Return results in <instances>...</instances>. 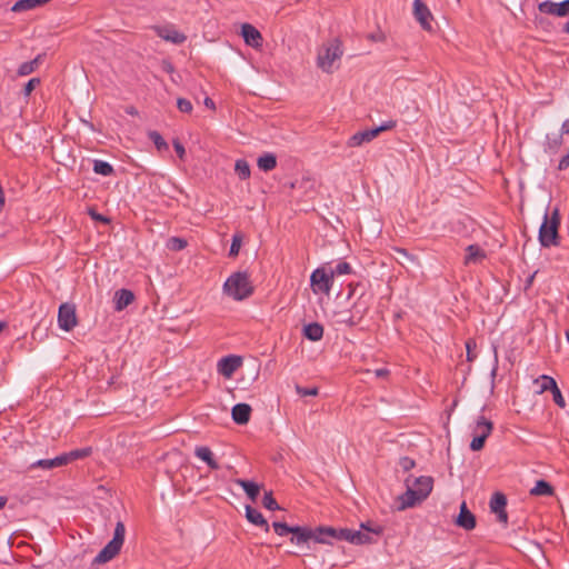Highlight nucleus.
I'll return each mask as SVG.
<instances>
[{"instance_id":"32","label":"nucleus","mask_w":569,"mask_h":569,"mask_svg":"<svg viewBox=\"0 0 569 569\" xmlns=\"http://www.w3.org/2000/svg\"><path fill=\"white\" fill-rule=\"evenodd\" d=\"M93 171L97 174H101V176L108 177V176L113 173V168L107 161L94 160L93 161Z\"/></svg>"},{"instance_id":"24","label":"nucleus","mask_w":569,"mask_h":569,"mask_svg":"<svg viewBox=\"0 0 569 569\" xmlns=\"http://www.w3.org/2000/svg\"><path fill=\"white\" fill-rule=\"evenodd\" d=\"M333 319L337 323L346 325L349 327L356 326L361 319V316L356 319L350 310L333 311Z\"/></svg>"},{"instance_id":"45","label":"nucleus","mask_w":569,"mask_h":569,"mask_svg":"<svg viewBox=\"0 0 569 569\" xmlns=\"http://www.w3.org/2000/svg\"><path fill=\"white\" fill-rule=\"evenodd\" d=\"M395 252L398 253L402 259H406L412 263H419L418 258L416 256L410 254L406 249L403 248H396Z\"/></svg>"},{"instance_id":"31","label":"nucleus","mask_w":569,"mask_h":569,"mask_svg":"<svg viewBox=\"0 0 569 569\" xmlns=\"http://www.w3.org/2000/svg\"><path fill=\"white\" fill-rule=\"evenodd\" d=\"M234 172L241 180L249 179L251 173L249 163L243 159L237 160L234 164Z\"/></svg>"},{"instance_id":"47","label":"nucleus","mask_w":569,"mask_h":569,"mask_svg":"<svg viewBox=\"0 0 569 569\" xmlns=\"http://www.w3.org/2000/svg\"><path fill=\"white\" fill-rule=\"evenodd\" d=\"M476 347V342L472 339L467 340L466 342V349H467V360L473 361L476 358V355L472 353V348Z\"/></svg>"},{"instance_id":"14","label":"nucleus","mask_w":569,"mask_h":569,"mask_svg":"<svg viewBox=\"0 0 569 569\" xmlns=\"http://www.w3.org/2000/svg\"><path fill=\"white\" fill-rule=\"evenodd\" d=\"M413 16L423 30L431 31L432 14L421 0L413 1Z\"/></svg>"},{"instance_id":"46","label":"nucleus","mask_w":569,"mask_h":569,"mask_svg":"<svg viewBox=\"0 0 569 569\" xmlns=\"http://www.w3.org/2000/svg\"><path fill=\"white\" fill-rule=\"evenodd\" d=\"M551 393H552L555 403L557 406H559L560 408H565L566 407V402H565V399H563V397L561 395V391L558 388V386H556V389L551 390Z\"/></svg>"},{"instance_id":"35","label":"nucleus","mask_w":569,"mask_h":569,"mask_svg":"<svg viewBox=\"0 0 569 569\" xmlns=\"http://www.w3.org/2000/svg\"><path fill=\"white\" fill-rule=\"evenodd\" d=\"M272 528L274 530V532L280 536V537H284L287 536L288 533H292V529L293 527H290L288 526L287 523L284 522H279V521H274L272 523Z\"/></svg>"},{"instance_id":"28","label":"nucleus","mask_w":569,"mask_h":569,"mask_svg":"<svg viewBox=\"0 0 569 569\" xmlns=\"http://www.w3.org/2000/svg\"><path fill=\"white\" fill-rule=\"evenodd\" d=\"M258 168L262 171H271L277 166V158L273 153H264L258 158Z\"/></svg>"},{"instance_id":"25","label":"nucleus","mask_w":569,"mask_h":569,"mask_svg":"<svg viewBox=\"0 0 569 569\" xmlns=\"http://www.w3.org/2000/svg\"><path fill=\"white\" fill-rule=\"evenodd\" d=\"M492 429H493L492 422L490 420H488L486 417L479 416L475 422L473 436L475 435H479V436L485 435V437H489L492 432Z\"/></svg>"},{"instance_id":"34","label":"nucleus","mask_w":569,"mask_h":569,"mask_svg":"<svg viewBox=\"0 0 569 569\" xmlns=\"http://www.w3.org/2000/svg\"><path fill=\"white\" fill-rule=\"evenodd\" d=\"M262 505L268 510H279L280 506L272 496V491H266L262 499Z\"/></svg>"},{"instance_id":"59","label":"nucleus","mask_w":569,"mask_h":569,"mask_svg":"<svg viewBox=\"0 0 569 569\" xmlns=\"http://www.w3.org/2000/svg\"><path fill=\"white\" fill-rule=\"evenodd\" d=\"M537 274V271H535L527 280V284L530 286L533 281L535 276Z\"/></svg>"},{"instance_id":"17","label":"nucleus","mask_w":569,"mask_h":569,"mask_svg":"<svg viewBox=\"0 0 569 569\" xmlns=\"http://www.w3.org/2000/svg\"><path fill=\"white\" fill-rule=\"evenodd\" d=\"M456 525L465 530H472L476 527V517L467 508L465 501L460 506V512L456 519Z\"/></svg>"},{"instance_id":"52","label":"nucleus","mask_w":569,"mask_h":569,"mask_svg":"<svg viewBox=\"0 0 569 569\" xmlns=\"http://www.w3.org/2000/svg\"><path fill=\"white\" fill-rule=\"evenodd\" d=\"M89 214L90 217L96 220V221H101L103 223H108L109 222V219L106 218L104 216L98 213L97 211H94L93 209H89Z\"/></svg>"},{"instance_id":"26","label":"nucleus","mask_w":569,"mask_h":569,"mask_svg":"<svg viewBox=\"0 0 569 569\" xmlns=\"http://www.w3.org/2000/svg\"><path fill=\"white\" fill-rule=\"evenodd\" d=\"M529 493L535 497H551L555 493L553 487L546 480H538L536 485L530 489Z\"/></svg>"},{"instance_id":"23","label":"nucleus","mask_w":569,"mask_h":569,"mask_svg":"<svg viewBox=\"0 0 569 569\" xmlns=\"http://www.w3.org/2000/svg\"><path fill=\"white\" fill-rule=\"evenodd\" d=\"M303 336L310 341H319L323 337V327L319 322H311L303 327Z\"/></svg>"},{"instance_id":"19","label":"nucleus","mask_w":569,"mask_h":569,"mask_svg":"<svg viewBox=\"0 0 569 569\" xmlns=\"http://www.w3.org/2000/svg\"><path fill=\"white\" fill-rule=\"evenodd\" d=\"M134 300V295L131 290L120 289L117 290L113 297L114 309L121 311L126 309Z\"/></svg>"},{"instance_id":"16","label":"nucleus","mask_w":569,"mask_h":569,"mask_svg":"<svg viewBox=\"0 0 569 569\" xmlns=\"http://www.w3.org/2000/svg\"><path fill=\"white\" fill-rule=\"evenodd\" d=\"M241 36L246 44L252 48H260L262 46V36L260 31L250 23H243L241 26Z\"/></svg>"},{"instance_id":"49","label":"nucleus","mask_w":569,"mask_h":569,"mask_svg":"<svg viewBox=\"0 0 569 569\" xmlns=\"http://www.w3.org/2000/svg\"><path fill=\"white\" fill-rule=\"evenodd\" d=\"M53 462H54V467H61V466H66L70 462L69 460V457L67 453H62L60 456H57L56 458H53Z\"/></svg>"},{"instance_id":"10","label":"nucleus","mask_w":569,"mask_h":569,"mask_svg":"<svg viewBox=\"0 0 569 569\" xmlns=\"http://www.w3.org/2000/svg\"><path fill=\"white\" fill-rule=\"evenodd\" d=\"M59 327L64 331H70L77 326L76 307L71 303H62L58 311Z\"/></svg>"},{"instance_id":"12","label":"nucleus","mask_w":569,"mask_h":569,"mask_svg":"<svg viewBox=\"0 0 569 569\" xmlns=\"http://www.w3.org/2000/svg\"><path fill=\"white\" fill-rule=\"evenodd\" d=\"M242 359L239 356H227L218 361L217 370L224 378H231L233 373L241 367Z\"/></svg>"},{"instance_id":"27","label":"nucleus","mask_w":569,"mask_h":569,"mask_svg":"<svg viewBox=\"0 0 569 569\" xmlns=\"http://www.w3.org/2000/svg\"><path fill=\"white\" fill-rule=\"evenodd\" d=\"M234 482L244 490L250 500L256 501L260 492V486L258 483L244 479H237Z\"/></svg>"},{"instance_id":"36","label":"nucleus","mask_w":569,"mask_h":569,"mask_svg":"<svg viewBox=\"0 0 569 569\" xmlns=\"http://www.w3.org/2000/svg\"><path fill=\"white\" fill-rule=\"evenodd\" d=\"M242 236L240 233H234L232 236V242L229 250L230 257H236L239 253L241 247Z\"/></svg>"},{"instance_id":"1","label":"nucleus","mask_w":569,"mask_h":569,"mask_svg":"<svg viewBox=\"0 0 569 569\" xmlns=\"http://www.w3.org/2000/svg\"><path fill=\"white\" fill-rule=\"evenodd\" d=\"M321 531H323V537L328 539L327 543L330 542V539H336L353 545H366L376 541V538L382 533V527L379 525L370 526L369 523H361L359 530L321 527Z\"/></svg>"},{"instance_id":"5","label":"nucleus","mask_w":569,"mask_h":569,"mask_svg":"<svg viewBox=\"0 0 569 569\" xmlns=\"http://www.w3.org/2000/svg\"><path fill=\"white\" fill-rule=\"evenodd\" d=\"M126 537V527L122 521L116 523L113 538L96 556V563H106L113 559L121 550Z\"/></svg>"},{"instance_id":"53","label":"nucleus","mask_w":569,"mask_h":569,"mask_svg":"<svg viewBox=\"0 0 569 569\" xmlns=\"http://www.w3.org/2000/svg\"><path fill=\"white\" fill-rule=\"evenodd\" d=\"M568 167H569V151H568V153H567V154H565V156L560 159V161H559V163H558V169H559V170H566Z\"/></svg>"},{"instance_id":"7","label":"nucleus","mask_w":569,"mask_h":569,"mask_svg":"<svg viewBox=\"0 0 569 569\" xmlns=\"http://www.w3.org/2000/svg\"><path fill=\"white\" fill-rule=\"evenodd\" d=\"M396 126H397V122L395 120H388V121L383 122L381 126L376 127L373 129H367L363 131L356 132L348 139L347 144L350 148H356V147H360L365 143H369L375 138H377L380 132L391 130Z\"/></svg>"},{"instance_id":"41","label":"nucleus","mask_w":569,"mask_h":569,"mask_svg":"<svg viewBox=\"0 0 569 569\" xmlns=\"http://www.w3.org/2000/svg\"><path fill=\"white\" fill-rule=\"evenodd\" d=\"M296 391L299 396L301 397H306V396H318L319 393V389L317 387H312V388H306V387H301V386H296Z\"/></svg>"},{"instance_id":"37","label":"nucleus","mask_w":569,"mask_h":569,"mask_svg":"<svg viewBox=\"0 0 569 569\" xmlns=\"http://www.w3.org/2000/svg\"><path fill=\"white\" fill-rule=\"evenodd\" d=\"M90 453H91V448H89V447L82 448V449H76L70 452H67L70 462L73 460H77V459L88 457V456H90Z\"/></svg>"},{"instance_id":"55","label":"nucleus","mask_w":569,"mask_h":569,"mask_svg":"<svg viewBox=\"0 0 569 569\" xmlns=\"http://www.w3.org/2000/svg\"><path fill=\"white\" fill-rule=\"evenodd\" d=\"M562 134H569V119H566L561 126Z\"/></svg>"},{"instance_id":"39","label":"nucleus","mask_w":569,"mask_h":569,"mask_svg":"<svg viewBox=\"0 0 569 569\" xmlns=\"http://www.w3.org/2000/svg\"><path fill=\"white\" fill-rule=\"evenodd\" d=\"M330 272L335 276L348 274L351 272L350 263L342 261L339 262L333 269H330Z\"/></svg>"},{"instance_id":"56","label":"nucleus","mask_w":569,"mask_h":569,"mask_svg":"<svg viewBox=\"0 0 569 569\" xmlns=\"http://www.w3.org/2000/svg\"><path fill=\"white\" fill-rule=\"evenodd\" d=\"M204 106L210 108V109H214L216 108L213 100L211 98H208V97L204 99Z\"/></svg>"},{"instance_id":"11","label":"nucleus","mask_w":569,"mask_h":569,"mask_svg":"<svg viewBox=\"0 0 569 569\" xmlns=\"http://www.w3.org/2000/svg\"><path fill=\"white\" fill-rule=\"evenodd\" d=\"M153 31L158 37L163 39L164 41L181 44L187 40L184 33L178 31L173 26H154L152 27Z\"/></svg>"},{"instance_id":"54","label":"nucleus","mask_w":569,"mask_h":569,"mask_svg":"<svg viewBox=\"0 0 569 569\" xmlns=\"http://www.w3.org/2000/svg\"><path fill=\"white\" fill-rule=\"evenodd\" d=\"M375 375H376V377H378V378H383V377H387V376L389 375V370H388V369H386V368H380V369H377V370L375 371Z\"/></svg>"},{"instance_id":"60","label":"nucleus","mask_w":569,"mask_h":569,"mask_svg":"<svg viewBox=\"0 0 569 569\" xmlns=\"http://www.w3.org/2000/svg\"><path fill=\"white\" fill-rule=\"evenodd\" d=\"M164 70L168 71V72H172L173 71L172 64L171 63H166Z\"/></svg>"},{"instance_id":"21","label":"nucleus","mask_w":569,"mask_h":569,"mask_svg":"<svg viewBox=\"0 0 569 569\" xmlns=\"http://www.w3.org/2000/svg\"><path fill=\"white\" fill-rule=\"evenodd\" d=\"M466 252V264H478L486 259V252L478 244L468 246Z\"/></svg>"},{"instance_id":"9","label":"nucleus","mask_w":569,"mask_h":569,"mask_svg":"<svg viewBox=\"0 0 569 569\" xmlns=\"http://www.w3.org/2000/svg\"><path fill=\"white\" fill-rule=\"evenodd\" d=\"M310 283L315 293L329 295L333 284V273L326 268H317L310 276Z\"/></svg>"},{"instance_id":"18","label":"nucleus","mask_w":569,"mask_h":569,"mask_svg":"<svg viewBox=\"0 0 569 569\" xmlns=\"http://www.w3.org/2000/svg\"><path fill=\"white\" fill-rule=\"evenodd\" d=\"M194 456L203 461L211 470L220 468L212 450L207 446H197L194 448Z\"/></svg>"},{"instance_id":"38","label":"nucleus","mask_w":569,"mask_h":569,"mask_svg":"<svg viewBox=\"0 0 569 569\" xmlns=\"http://www.w3.org/2000/svg\"><path fill=\"white\" fill-rule=\"evenodd\" d=\"M187 247V241L182 238L172 237L168 241V248L174 251H180Z\"/></svg>"},{"instance_id":"51","label":"nucleus","mask_w":569,"mask_h":569,"mask_svg":"<svg viewBox=\"0 0 569 569\" xmlns=\"http://www.w3.org/2000/svg\"><path fill=\"white\" fill-rule=\"evenodd\" d=\"M173 148L178 154V157L180 159H183L184 154H186V149L183 147V144L179 141V140H173Z\"/></svg>"},{"instance_id":"58","label":"nucleus","mask_w":569,"mask_h":569,"mask_svg":"<svg viewBox=\"0 0 569 569\" xmlns=\"http://www.w3.org/2000/svg\"><path fill=\"white\" fill-rule=\"evenodd\" d=\"M358 288V284L356 287H352V284H350V291L348 293V299L355 293V291L357 290Z\"/></svg>"},{"instance_id":"33","label":"nucleus","mask_w":569,"mask_h":569,"mask_svg":"<svg viewBox=\"0 0 569 569\" xmlns=\"http://www.w3.org/2000/svg\"><path fill=\"white\" fill-rule=\"evenodd\" d=\"M148 137L159 151L168 150V143L158 131H150Z\"/></svg>"},{"instance_id":"22","label":"nucleus","mask_w":569,"mask_h":569,"mask_svg":"<svg viewBox=\"0 0 569 569\" xmlns=\"http://www.w3.org/2000/svg\"><path fill=\"white\" fill-rule=\"evenodd\" d=\"M246 517L248 521H250L251 523L263 527L266 532L269 531L270 527L264 517L262 516V513L258 509L252 508L251 506H247Z\"/></svg>"},{"instance_id":"50","label":"nucleus","mask_w":569,"mask_h":569,"mask_svg":"<svg viewBox=\"0 0 569 569\" xmlns=\"http://www.w3.org/2000/svg\"><path fill=\"white\" fill-rule=\"evenodd\" d=\"M415 465H416L415 460H412L409 457H403L400 459V466L402 467V469L405 471H409L410 469H412L415 467Z\"/></svg>"},{"instance_id":"44","label":"nucleus","mask_w":569,"mask_h":569,"mask_svg":"<svg viewBox=\"0 0 569 569\" xmlns=\"http://www.w3.org/2000/svg\"><path fill=\"white\" fill-rule=\"evenodd\" d=\"M39 84H40V79H39V78H32V79H30V80L26 83V86H24V88H23V94H24L26 97L30 96V93H31V92L36 89V87H37V86H39Z\"/></svg>"},{"instance_id":"30","label":"nucleus","mask_w":569,"mask_h":569,"mask_svg":"<svg viewBox=\"0 0 569 569\" xmlns=\"http://www.w3.org/2000/svg\"><path fill=\"white\" fill-rule=\"evenodd\" d=\"M41 58L42 56L39 54L33 60L21 63L18 68V74L23 77L32 73L38 68Z\"/></svg>"},{"instance_id":"15","label":"nucleus","mask_w":569,"mask_h":569,"mask_svg":"<svg viewBox=\"0 0 569 569\" xmlns=\"http://www.w3.org/2000/svg\"><path fill=\"white\" fill-rule=\"evenodd\" d=\"M490 510L497 515L498 520L505 526L508 523V513L506 511L507 498L501 492H496L490 499Z\"/></svg>"},{"instance_id":"29","label":"nucleus","mask_w":569,"mask_h":569,"mask_svg":"<svg viewBox=\"0 0 569 569\" xmlns=\"http://www.w3.org/2000/svg\"><path fill=\"white\" fill-rule=\"evenodd\" d=\"M535 383L539 386L538 393H543L547 390L556 389L557 382L556 380L547 375H542L535 380Z\"/></svg>"},{"instance_id":"13","label":"nucleus","mask_w":569,"mask_h":569,"mask_svg":"<svg viewBox=\"0 0 569 569\" xmlns=\"http://www.w3.org/2000/svg\"><path fill=\"white\" fill-rule=\"evenodd\" d=\"M538 9L541 13L557 17H567L569 16V0H565L559 3L546 0L539 3Z\"/></svg>"},{"instance_id":"6","label":"nucleus","mask_w":569,"mask_h":569,"mask_svg":"<svg viewBox=\"0 0 569 569\" xmlns=\"http://www.w3.org/2000/svg\"><path fill=\"white\" fill-rule=\"evenodd\" d=\"M341 42L333 39L328 44H325L318 52L317 66L325 72L330 73L333 70L335 61L339 60L342 56Z\"/></svg>"},{"instance_id":"42","label":"nucleus","mask_w":569,"mask_h":569,"mask_svg":"<svg viewBox=\"0 0 569 569\" xmlns=\"http://www.w3.org/2000/svg\"><path fill=\"white\" fill-rule=\"evenodd\" d=\"M177 107L179 111L184 113H190L192 111V103L188 99L184 98H178L177 100Z\"/></svg>"},{"instance_id":"20","label":"nucleus","mask_w":569,"mask_h":569,"mask_svg":"<svg viewBox=\"0 0 569 569\" xmlns=\"http://www.w3.org/2000/svg\"><path fill=\"white\" fill-rule=\"evenodd\" d=\"M251 407L248 403H237L231 410L232 419L238 425H246L250 420Z\"/></svg>"},{"instance_id":"57","label":"nucleus","mask_w":569,"mask_h":569,"mask_svg":"<svg viewBox=\"0 0 569 569\" xmlns=\"http://www.w3.org/2000/svg\"><path fill=\"white\" fill-rule=\"evenodd\" d=\"M7 501H8V499L6 497H3V496L0 497V509H2L6 506Z\"/></svg>"},{"instance_id":"40","label":"nucleus","mask_w":569,"mask_h":569,"mask_svg":"<svg viewBox=\"0 0 569 569\" xmlns=\"http://www.w3.org/2000/svg\"><path fill=\"white\" fill-rule=\"evenodd\" d=\"M487 438H488V437H485V435H482V436L475 435V436H473V439H472V440H471V442H470V449H471L472 451H479V450H481V449L483 448V446H485V442H486V439H487Z\"/></svg>"},{"instance_id":"61","label":"nucleus","mask_w":569,"mask_h":569,"mask_svg":"<svg viewBox=\"0 0 569 569\" xmlns=\"http://www.w3.org/2000/svg\"><path fill=\"white\" fill-rule=\"evenodd\" d=\"M563 32L569 33V20L563 24Z\"/></svg>"},{"instance_id":"8","label":"nucleus","mask_w":569,"mask_h":569,"mask_svg":"<svg viewBox=\"0 0 569 569\" xmlns=\"http://www.w3.org/2000/svg\"><path fill=\"white\" fill-rule=\"evenodd\" d=\"M309 540H313L318 543L328 542V539L323 537V531H321V527H318L316 529L299 526L293 527L292 537L290 539L291 543L299 546L308 542Z\"/></svg>"},{"instance_id":"4","label":"nucleus","mask_w":569,"mask_h":569,"mask_svg":"<svg viewBox=\"0 0 569 569\" xmlns=\"http://www.w3.org/2000/svg\"><path fill=\"white\" fill-rule=\"evenodd\" d=\"M560 224L559 210L555 208L549 214L543 216V222L539 229V242L542 247L549 248L558 244V229Z\"/></svg>"},{"instance_id":"48","label":"nucleus","mask_w":569,"mask_h":569,"mask_svg":"<svg viewBox=\"0 0 569 569\" xmlns=\"http://www.w3.org/2000/svg\"><path fill=\"white\" fill-rule=\"evenodd\" d=\"M367 38L373 42H385L386 41V36L381 30H378L377 32L368 34Z\"/></svg>"},{"instance_id":"43","label":"nucleus","mask_w":569,"mask_h":569,"mask_svg":"<svg viewBox=\"0 0 569 569\" xmlns=\"http://www.w3.org/2000/svg\"><path fill=\"white\" fill-rule=\"evenodd\" d=\"M31 468H42V469H53L56 468L54 467V462H53V459H40V460H37L36 462H33L31 465Z\"/></svg>"},{"instance_id":"62","label":"nucleus","mask_w":569,"mask_h":569,"mask_svg":"<svg viewBox=\"0 0 569 569\" xmlns=\"http://www.w3.org/2000/svg\"><path fill=\"white\" fill-rule=\"evenodd\" d=\"M3 328H4V323L0 322V332L2 331Z\"/></svg>"},{"instance_id":"3","label":"nucleus","mask_w":569,"mask_h":569,"mask_svg":"<svg viewBox=\"0 0 569 569\" xmlns=\"http://www.w3.org/2000/svg\"><path fill=\"white\" fill-rule=\"evenodd\" d=\"M223 291L236 301L247 299L253 293V286L246 271L233 272L224 282Z\"/></svg>"},{"instance_id":"2","label":"nucleus","mask_w":569,"mask_h":569,"mask_svg":"<svg viewBox=\"0 0 569 569\" xmlns=\"http://www.w3.org/2000/svg\"><path fill=\"white\" fill-rule=\"evenodd\" d=\"M407 490L400 497L401 509L411 508L423 501L432 491L433 479L429 476H420L411 480L406 479Z\"/></svg>"}]
</instances>
